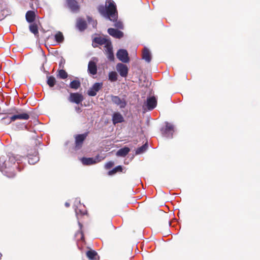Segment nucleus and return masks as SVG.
I'll return each mask as SVG.
<instances>
[{"label": "nucleus", "mask_w": 260, "mask_h": 260, "mask_svg": "<svg viewBox=\"0 0 260 260\" xmlns=\"http://www.w3.org/2000/svg\"><path fill=\"white\" fill-rule=\"evenodd\" d=\"M116 70L122 77H125L127 75L128 68L125 64L121 63H118L116 65Z\"/></svg>", "instance_id": "f8f14e48"}, {"label": "nucleus", "mask_w": 260, "mask_h": 260, "mask_svg": "<svg viewBox=\"0 0 260 260\" xmlns=\"http://www.w3.org/2000/svg\"><path fill=\"white\" fill-rule=\"evenodd\" d=\"M58 76L60 78L64 79L68 77V74L64 70H60L58 72Z\"/></svg>", "instance_id": "473e14b6"}, {"label": "nucleus", "mask_w": 260, "mask_h": 260, "mask_svg": "<svg viewBox=\"0 0 260 260\" xmlns=\"http://www.w3.org/2000/svg\"><path fill=\"white\" fill-rule=\"evenodd\" d=\"M105 158L104 156L98 155L95 157H83L81 159V161L84 165L89 166L99 162Z\"/></svg>", "instance_id": "7ed1b4c3"}, {"label": "nucleus", "mask_w": 260, "mask_h": 260, "mask_svg": "<svg viewBox=\"0 0 260 260\" xmlns=\"http://www.w3.org/2000/svg\"><path fill=\"white\" fill-rule=\"evenodd\" d=\"M87 134L79 135L75 137L76 148L79 149L81 148L83 142L86 138Z\"/></svg>", "instance_id": "2eb2a0df"}, {"label": "nucleus", "mask_w": 260, "mask_h": 260, "mask_svg": "<svg viewBox=\"0 0 260 260\" xmlns=\"http://www.w3.org/2000/svg\"><path fill=\"white\" fill-rule=\"evenodd\" d=\"M98 59L93 58L92 60H90L88 64V72L89 73L92 75H94L97 73L96 62Z\"/></svg>", "instance_id": "1a4fd4ad"}, {"label": "nucleus", "mask_w": 260, "mask_h": 260, "mask_svg": "<svg viewBox=\"0 0 260 260\" xmlns=\"http://www.w3.org/2000/svg\"><path fill=\"white\" fill-rule=\"evenodd\" d=\"M78 224H79L80 228L81 229L82 224H81V223L79 221H78Z\"/></svg>", "instance_id": "ea45409f"}, {"label": "nucleus", "mask_w": 260, "mask_h": 260, "mask_svg": "<svg viewBox=\"0 0 260 260\" xmlns=\"http://www.w3.org/2000/svg\"><path fill=\"white\" fill-rule=\"evenodd\" d=\"M54 37H55V39L56 41L58 43L62 42L64 40L62 32H61L60 31L57 32L55 34Z\"/></svg>", "instance_id": "a878e982"}, {"label": "nucleus", "mask_w": 260, "mask_h": 260, "mask_svg": "<svg viewBox=\"0 0 260 260\" xmlns=\"http://www.w3.org/2000/svg\"><path fill=\"white\" fill-rule=\"evenodd\" d=\"M122 167L121 166H118L114 168L113 170L108 172L109 175H112L117 172H122Z\"/></svg>", "instance_id": "7c9ffc66"}, {"label": "nucleus", "mask_w": 260, "mask_h": 260, "mask_svg": "<svg viewBox=\"0 0 260 260\" xmlns=\"http://www.w3.org/2000/svg\"><path fill=\"white\" fill-rule=\"evenodd\" d=\"M81 238H83V235L82 233H81Z\"/></svg>", "instance_id": "a19ab883"}, {"label": "nucleus", "mask_w": 260, "mask_h": 260, "mask_svg": "<svg viewBox=\"0 0 260 260\" xmlns=\"http://www.w3.org/2000/svg\"><path fill=\"white\" fill-rule=\"evenodd\" d=\"M109 79L111 81H115L117 79V74L115 72L109 73Z\"/></svg>", "instance_id": "2f4dec72"}, {"label": "nucleus", "mask_w": 260, "mask_h": 260, "mask_svg": "<svg viewBox=\"0 0 260 260\" xmlns=\"http://www.w3.org/2000/svg\"><path fill=\"white\" fill-rule=\"evenodd\" d=\"M148 148V144L147 143H145L144 145L142 146L141 147L138 148L136 151V153L137 154H139L144 153L147 149Z\"/></svg>", "instance_id": "bb28decb"}, {"label": "nucleus", "mask_w": 260, "mask_h": 260, "mask_svg": "<svg viewBox=\"0 0 260 260\" xmlns=\"http://www.w3.org/2000/svg\"><path fill=\"white\" fill-rule=\"evenodd\" d=\"M114 165V162L112 161H109L106 163L105 165V167L106 169H109L112 168Z\"/></svg>", "instance_id": "f704fd0d"}, {"label": "nucleus", "mask_w": 260, "mask_h": 260, "mask_svg": "<svg viewBox=\"0 0 260 260\" xmlns=\"http://www.w3.org/2000/svg\"><path fill=\"white\" fill-rule=\"evenodd\" d=\"M81 85L80 82L78 80H73L70 84V87L75 90L78 89Z\"/></svg>", "instance_id": "393cba45"}, {"label": "nucleus", "mask_w": 260, "mask_h": 260, "mask_svg": "<svg viewBox=\"0 0 260 260\" xmlns=\"http://www.w3.org/2000/svg\"><path fill=\"white\" fill-rule=\"evenodd\" d=\"M76 26L80 31H83L86 28V22L84 20L79 18L77 21Z\"/></svg>", "instance_id": "a211bd4d"}, {"label": "nucleus", "mask_w": 260, "mask_h": 260, "mask_svg": "<svg viewBox=\"0 0 260 260\" xmlns=\"http://www.w3.org/2000/svg\"><path fill=\"white\" fill-rule=\"evenodd\" d=\"M111 100L113 103L119 106L120 108H123L126 106V103L124 99H121L118 96L111 95Z\"/></svg>", "instance_id": "9d476101"}, {"label": "nucleus", "mask_w": 260, "mask_h": 260, "mask_svg": "<svg viewBox=\"0 0 260 260\" xmlns=\"http://www.w3.org/2000/svg\"><path fill=\"white\" fill-rule=\"evenodd\" d=\"M25 17L27 22H32L35 19V13L32 11H28L27 12Z\"/></svg>", "instance_id": "5701e85b"}, {"label": "nucleus", "mask_w": 260, "mask_h": 260, "mask_svg": "<svg viewBox=\"0 0 260 260\" xmlns=\"http://www.w3.org/2000/svg\"><path fill=\"white\" fill-rule=\"evenodd\" d=\"M64 62H65V60L63 59H61V60H60V62L59 66H60V64L61 63H64Z\"/></svg>", "instance_id": "4c0bfd02"}, {"label": "nucleus", "mask_w": 260, "mask_h": 260, "mask_svg": "<svg viewBox=\"0 0 260 260\" xmlns=\"http://www.w3.org/2000/svg\"><path fill=\"white\" fill-rule=\"evenodd\" d=\"M113 124L121 123L124 121V117L119 112H114L112 115V118Z\"/></svg>", "instance_id": "ddd939ff"}, {"label": "nucleus", "mask_w": 260, "mask_h": 260, "mask_svg": "<svg viewBox=\"0 0 260 260\" xmlns=\"http://www.w3.org/2000/svg\"><path fill=\"white\" fill-rule=\"evenodd\" d=\"M87 20H88V22L89 24H91L93 28L96 27V25H97V22L96 21H94V20H93L89 16L87 17Z\"/></svg>", "instance_id": "72a5a7b5"}, {"label": "nucleus", "mask_w": 260, "mask_h": 260, "mask_svg": "<svg viewBox=\"0 0 260 260\" xmlns=\"http://www.w3.org/2000/svg\"><path fill=\"white\" fill-rule=\"evenodd\" d=\"M29 115L25 113H19L12 116V119H13L14 121L16 119L27 120L29 119Z\"/></svg>", "instance_id": "412c9836"}, {"label": "nucleus", "mask_w": 260, "mask_h": 260, "mask_svg": "<svg viewBox=\"0 0 260 260\" xmlns=\"http://www.w3.org/2000/svg\"><path fill=\"white\" fill-rule=\"evenodd\" d=\"M143 59H144L147 62H150L151 60V55L149 49L146 47L144 48L143 52Z\"/></svg>", "instance_id": "6ab92c4d"}, {"label": "nucleus", "mask_w": 260, "mask_h": 260, "mask_svg": "<svg viewBox=\"0 0 260 260\" xmlns=\"http://www.w3.org/2000/svg\"><path fill=\"white\" fill-rule=\"evenodd\" d=\"M117 57L118 59L123 62L127 63L129 61V59L128 56V53L125 49H120L117 53Z\"/></svg>", "instance_id": "423d86ee"}, {"label": "nucleus", "mask_w": 260, "mask_h": 260, "mask_svg": "<svg viewBox=\"0 0 260 260\" xmlns=\"http://www.w3.org/2000/svg\"><path fill=\"white\" fill-rule=\"evenodd\" d=\"M29 30L35 35H37L39 33L37 25L35 24H31L30 25Z\"/></svg>", "instance_id": "c85d7f7f"}, {"label": "nucleus", "mask_w": 260, "mask_h": 260, "mask_svg": "<svg viewBox=\"0 0 260 260\" xmlns=\"http://www.w3.org/2000/svg\"><path fill=\"white\" fill-rule=\"evenodd\" d=\"M20 157L13 154L9 156L8 160L5 156L0 157V171L8 178L14 177L16 174L15 170L18 168L16 162L19 163Z\"/></svg>", "instance_id": "f257e3e1"}, {"label": "nucleus", "mask_w": 260, "mask_h": 260, "mask_svg": "<svg viewBox=\"0 0 260 260\" xmlns=\"http://www.w3.org/2000/svg\"><path fill=\"white\" fill-rule=\"evenodd\" d=\"M14 120L12 119V116L9 117L7 116L5 117H4L1 119V122L4 124H10L12 121H14Z\"/></svg>", "instance_id": "cd10ccee"}, {"label": "nucleus", "mask_w": 260, "mask_h": 260, "mask_svg": "<svg viewBox=\"0 0 260 260\" xmlns=\"http://www.w3.org/2000/svg\"><path fill=\"white\" fill-rule=\"evenodd\" d=\"M174 132V125L168 122H166V128L163 132V135L167 138H171Z\"/></svg>", "instance_id": "6e6552de"}, {"label": "nucleus", "mask_w": 260, "mask_h": 260, "mask_svg": "<svg viewBox=\"0 0 260 260\" xmlns=\"http://www.w3.org/2000/svg\"><path fill=\"white\" fill-rule=\"evenodd\" d=\"M84 100L83 95L79 93H71L69 98L70 102L79 104Z\"/></svg>", "instance_id": "20e7f679"}, {"label": "nucleus", "mask_w": 260, "mask_h": 260, "mask_svg": "<svg viewBox=\"0 0 260 260\" xmlns=\"http://www.w3.org/2000/svg\"><path fill=\"white\" fill-rule=\"evenodd\" d=\"M39 160V157L38 156V153L37 151L35 150L32 154L28 153V161L30 165H34Z\"/></svg>", "instance_id": "4468645a"}, {"label": "nucleus", "mask_w": 260, "mask_h": 260, "mask_svg": "<svg viewBox=\"0 0 260 260\" xmlns=\"http://www.w3.org/2000/svg\"><path fill=\"white\" fill-rule=\"evenodd\" d=\"M75 211L77 215H78L79 213H81V214H85V213L84 212H82L80 209H78L77 206V208L75 209Z\"/></svg>", "instance_id": "c9c22d12"}, {"label": "nucleus", "mask_w": 260, "mask_h": 260, "mask_svg": "<svg viewBox=\"0 0 260 260\" xmlns=\"http://www.w3.org/2000/svg\"><path fill=\"white\" fill-rule=\"evenodd\" d=\"M67 3L72 12H75L78 11L79 7L77 2L75 0H67Z\"/></svg>", "instance_id": "f3484780"}, {"label": "nucleus", "mask_w": 260, "mask_h": 260, "mask_svg": "<svg viewBox=\"0 0 260 260\" xmlns=\"http://www.w3.org/2000/svg\"><path fill=\"white\" fill-rule=\"evenodd\" d=\"M94 43L99 44V45H104L105 48H106L108 47L109 45H111V42L108 39L102 38V37H96L93 40V42L92 43V45L94 47H96L97 46L94 45Z\"/></svg>", "instance_id": "0eeeda50"}, {"label": "nucleus", "mask_w": 260, "mask_h": 260, "mask_svg": "<svg viewBox=\"0 0 260 260\" xmlns=\"http://www.w3.org/2000/svg\"><path fill=\"white\" fill-rule=\"evenodd\" d=\"M65 206L67 207H69L70 206V204L68 202H66L65 203Z\"/></svg>", "instance_id": "58836bf2"}, {"label": "nucleus", "mask_w": 260, "mask_h": 260, "mask_svg": "<svg viewBox=\"0 0 260 260\" xmlns=\"http://www.w3.org/2000/svg\"><path fill=\"white\" fill-rule=\"evenodd\" d=\"M157 101L154 96L148 98L146 102L144 103L143 108L145 109V107L149 110H153L156 106Z\"/></svg>", "instance_id": "39448f33"}, {"label": "nucleus", "mask_w": 260, "mask_h": 260, "mask_svg": "<svg viewBox=\"0 0 260 260\" xmlns=\"http://www.w3.org/2000/svg\"><path fill=\"white\" fill-rule=\"evenodd\" d=\"M108 32L111 36L115 38L120 39L123 37V32L117 29L110 28L108 29Z\"/></svg>", "instance_id": "dca6fc26"}, {"label": "nucleus", "mask_w": 260, "mask_h": 260, "mask_svg": "<svg viewBox=\"0 0 260 260\" xmlns=\"http://www.w3.org/2000/svg\"><path fill=\"white\" fill-rule=\"evenodd\" d=\"M87 257L90 260H99L98 253L94 250H89L86 252Z\"/></svg>", "instance_id": "aec40b11"}, {"label": "nucleus", "mask_w": 260, "mask_h": 260, "mask_svg": "<svg viewBox=\"0 0 260 260\" xmlns=\"http://www.w3.org/2000/svg\"><path fill=\"white\" fill-rule=\"evenodd\" d=\"M130 151L129 148L125 147L124 148L119 149L116 152L117 156L124 157L126 156Z\"/></svg>", "instance_id": "4be33fe9"}, {"label": "nucleus", "mask_w": 260, "mask_h": 260, "mask_svg": "<svg viewBox=\"0 0 260 260\" xmlns=\"http://www.w3.org/2000/svg\"><path fill=\"white\" fill-rule=\"evenodd\" d=\"M56 83V79L53 76H49L47 79V84L50 87H53Z\"/></svg>", "instance_id": "c756f323"}, {"label": "nucleus", "mask_w": 260, "mask_h": 260, "mask_svg": "<svg viewBox=\"0 0 260 260\" xmlns=\"http://www.w3.org/2000/svg\"><path fill=\"white\" fill-rule=\"evenodd\" d=\"M98 10L100 14L110 21L115 22L114 26L118 28L122 29L123 24L120 21H117L118 14L115 3L111 0L106 2V6H99Z\"/></svg>", "instance_id": "f03ea898"}, {"label": "nucleus", "mask_w": 260, "mask_h": 260, "mask_svg": "<svg viewBox=\"0 0 260 260\" xmlns=\"http://www.w3.org/2000/svg\"><path fill=\"white\" fill-rule=\"evenodd\" d=\"M102 83H94L88 90V94L91 96L96 95V93L102 88Z\"/></svg>", "instance_id": "9b49d317"}, {"label": "nucleus", "mask_w": 260, "mask_h": 260, "mask_svg": "<svg viewBox=\"0 0 260 260\" xmlns=\"http://www.w3.org/2000/svg\"><path fill=\"white\" fill-rule=\"evenodd\" d=\"M105 51L106 52L108 58L111 60H113L114 57L112 51V44L111 45H109V46L105 48Z\"/></svg>", "instance_id": "b1692460"}, {"label": "nucleus", "mask_w": 260, "mask_h": 260, "mask_svg": "<svg viewBox=\"0 0 260 260\" xmlns=\"http://www.w3.org/2000/svg\"><path fill=\"white\" fill-rule=\"evenodd\" d=\"M77 204H80V201L79 199H76L75 203H74V206H77Z\"/></svg>", "instance_id": "e433bc0d"}]
</instances>
